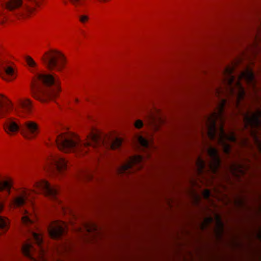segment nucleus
<instances>
[{
	"instance_id": "34",
	"label": "nucleus",
	"mask_w": 261,
	"mask_h": 261,
	"mask_svg": "<svg viewBox=\"0 0 261 261\" xmlns=\"http://www.w3.org/2000/svg\"><path fill=\"white\" fill-rule=\"evenodd\" d=\"M75 101H76V102H77V101H78V99H75Z\"/></svg>"
},
{
	"instance_id": "32",
	"label": "nucleus",
	"mask_w": 261,
	"mask_h": 261,
	"mask_svg": "<svg viewBox=\"0 0 261 261\" xmlns=\"http://www.w3.org/2000/svg\"><path fill=\"white\" fill-rule=\"evenodd\" d=\"M255 96L256 97L255 98L256 99V100H258V96H257V95H256Z\"/></svg>"
},
{
	"instance_id": "9",
	"label": "nucleus",
	"mask_w": 261,
	"mask_h": 261,
	"mask_svg": "<svg viewBox=\"0 0 261 261\" xmlns=\"http://www.w3.org/2000/svg\"><path fill=\"white\" fill-rule=\"evenodd\" d=\"M205 149L211 159L207 163L208 169L213 173L217 174L221 165V161L218 150L216 148L210 145H208Z\"/></svg>"
},
{
	"instance_id": "22",
	"label": "nucleus",
	"mask_w": 261,
	"mask_h": 261,
	"mask_svg": "<svg viewBox=\"0 0 261 261\" xmlns=\"http://www.w3.org/2000/svg\"><path fill=\"white\" fill-rule=\"evenodd\" d=\"M139 144L143 147L148 148L149 147V142L148 140L142 136H139L137 138Z\"/></svg>"
},
{
	"instance_id": "28",
	"label": "nucleus",
	"mask_w": 261,
	"mask_h": 261,
	"mask_svg": "<svg viewBox=\"0 0 261 261\" xmlns=\"http://www.w3.org/2000/svg\"><path fill=\"white\" fill-rule=\"evenodd\" d=\"M211 195V193L208 190H205L203 192V196L206 200H209Z\"/></svg>"
},
{
	"instance_id": "2",
	"label": "nucleus",
	"mask_w": 261,
	"mask_h": 261,
	"mask_svg": "<svg viewBox=\"0 0 261 261\" xmlns=\"http://www.w3.org/2000/svg\"><path fill=\"white\" fill-rule=\"evenodd\" d=\"M55 142L58 148L65 152H74L82 150L87 147L93 148L103 146L107 148L115 149L119 148L122 140L119 138L113 139H103L96 133H91L87 137V141L82 142L80 139L74 135L61 134L57 136Z\"/></svg>"
},
{
	"instance_id": "6",
	"label": "nucleus",
	"mask_w": 261,
	"mask_h": 261,
	"mask_svg": "<svg viewBox=\"0 0 261 261\" xmlns=\"http://www.w3.org/2000/svg\"><path fill=\"white\" fill-rule=\"evenodd\" d=\"M23 4L22 0H0V23L3 24L8 17L7 12H13L17 16H29L38 5L36 0H27Z\"/></svg>"
},
{
	"instance_id": "3",
	"label": "nucleus",
	"mask_w": 261,
	"mask_h": 261,
	"mask_svg": "<svg viewBox=\"0 0 261 261\" xmlns=\"http://www.w3.org/2000/svg\"><path fill=\"white\" fill-rule=\"evenodd\" d=\"M25 212L21 219L23 224L28 227L29 239L22 245V252L31 261H47L45 256V249L43 246L42 233L35 224L33 215L26 211Z\"/></svg>"
},
{
	"instance_id": "17",
	"label": "nucleus",
	"mask_w": 261,
	"mask_h": 261,
	"mask_svg": "<svg viewBox=\"0 0 261 261\" xmlns=\"http://www.w3.org/2000/svg\"><path fill=\"white\" fill-rule=\"evenodd\" d=\"M18 105L22 113L29 114L32 111V102L29 99L19 100Z\"/></svg>"
},
{
	"instance_id": "1",
	"label": "nucleus",
	"mask_w": 261,
	"mask_h": 261,
	"mask_svg": "<svg viewBox=\"0 0 261 261\" xmlns=\"http://www.w3.org/2000/svg\"><path fill=\"white\" fill-rule=\"evenodd\" d=\"M235 70L234 66L227 67L224 72V88L216 89V93L220 100L217 107V112L212 113L205 118L206 134L208 139L215 141L222 149L224 153L229 156L231 152V146L227 141L236 143L237 138L233 132L227 134L223 126L225 107L228 101L233 100L234 105L239 109V112L242 116L243 128L248 130L253 136L258 149L261 154V141L256 134V129H261V109L257 108L255 112L247 107L245 111L241 110V102L246 95L245 89L241 81H244L257 94L258 88L256 81L253 71L247 69L241 72L237 77L233 74Z\"/></svg>"
},
{
	"instance_id": "10",
	"label": "nucleus",
	"mask_w": 261,
	"mask_h": 261,
	"mask_svg": "<svg viewBox=\"0 0 261 261\" xmlns=\"http://www.w3.org/2000/svg\"><path fill=\"white\" fill-rule=\"evenodd\" d=\"M0 76L8 82L15 80L17 76L15 66L8 61L0 60Z\"/></svg>"
},
{
	"instance_id": "12",
	"label": "nucleus",
	"mask_w": 261,
	"mask_h": 261,
	"mask_svg": "<svg viewBox=\"0 0 261 261\" xmlns=\"http://www.w3.org/2000/svg\"><path fill=\"white\" fill-rule=\"evenodd\" d=\"M67 225L63 221H56L51 224L47 228L49 236L54 239H60L66 232Z\"/></svg>"
},
{
	"instance_id": "4",
	"label": "nucleus",
	"mask_w": 261,
	"mask_h": 261,
	"mask_svg": "<svg viewBox=\"0 0 261 261\" xmlns=\"http://www.w3.org/2000/svg\"><path fill=\"white\" fill-rule=\"evenodd\" d=\"M60 91L58 79L49 74L37 73L31 84L33 96L42 102L56 97Z\"/></svg>"
},
{
	"instance_id": "19",
	"label": "nucleus",
	"mask_w": 261,
	"mask_h": 261,
	"mask_svg": "<svg viewBox=\"0 0 261 261\" xmlns=\"http://www.w3.org/2000/svg\"><path fill=\"white\" fill-rule=\"evenodd\" d=\"M13 186V182L11 179L4 180L0 182V191H5L9 195L10 190Z\"/></svg>"
},
{
	"instance_id": "16",
	"label": "nucleus",
	"mask_w": 261,
	"mask_h": 261,
	"mask_svg": "<svg viewBox=\"0 0 261 261\" xmlns=\"http://www.w3.org/2000/svg\"><path fill=\"white\" fill-rule=\"evenodd\" d=\"M148 125L151 126L155 130H158L159 128L160 123H162V120L161 118L155 116L153 113L149 112L146 116Z\"/></svg>"
},
{
	"instance_id": "29",
	"label": "nucleus",
	"mask_w": 261,
	"mask_h": 261,
	"mask_svg": "<svg viewBox=\"0 0 261 261\" xmlns=\"http://www.w3.org/2000/svg\"><path fill=\"white\" fill-rule=\"evenodd\" d=\"M143 125V123L141 120H137L135 123V126L137 128H140Z\"/></svg>"
},
{
	"instance_id": "7",
	"label": "nucleus",
	"mask_w": 261,
	"mask_h": 261,
	"mask_svg": "<svg viewBox=\"0 0 261 261\" xmlns=\"http://www.w3.org/2000/svg\"><path fill=\"white\" fill-rule=\"evenodd\" d=\"M42 59L48 69L57 71H60L64 67L65 62L63 55L57 50L46 53Z\"/></svg>"
},
{
	"instance_id": "31",
	"label": "nucleus",
	"mask_w": 261,
	"mask_h": 261,
	"mask_svg": "<svg viewBox=\"0 0 261 261\" xmlns=\"http://www.w3.org/2000/svg\"><path fill=\"white\" fill-rule=\"evenodd\" d=\"M68 248L67 247H66L65 248V251H67V250H68Z\"/></svg>"
},
{
	"instance_id": "23",
	"label": "nucleus",
	"mask_w": 261,
	"mask_h": 261,
	"mask_svg": "<svg viewBox=\"0 0 261 261\" xmlns=\"http://www.w3.org/2000/svg\"><path fill=\"white\" fill-rule=\"evenodd\" d=\"M213 221V218L210 216L205 219L204 222L201 225L202 229L206 228Z\"/></svg>"
},
{
	"instance_id": "20",
	"label": "nucleus",
	"mask_w": 261,
	"mask_h": 261,
	"mask_svg": "<svg viewBox=\"0 0 261 261\" xmlns=\"http://www.w3.org/2000/svg\"><path fill=\"white\" fill-rule=\"evenodd\" d=\"M216 217L217 221L216 233L219 238H221L224 232V224L218 215H217Z\"/></svg>"
},
{
	"instance_id": "30",
	"label": "nucleus",
	"mask_w": 261,
	"mask_h": 261,
	"mask_svg": "<svg viewBox=\"0 0 261 261\" xmlns=\"http://www.w3.org/2000/svg\"><path fill=\"white\" fill-rule=\"evenodd\" d=\"M4 204L0 202V213L2 212L4 209Z\"/></svg>"
},
{
	"instance_id": "15",
	"label": "nucleus",
	"mask_w": 261,
	"mask_h": 261,
	"mask_svg": "<svg viewBox=\"0 0 261 261\" xmlns=\"http://www.w3.org/2000/svg\"><path fill=\"white\" fill-rule=\"evenodd\" d=\"M12 109V105L7 98L0 95V118L4 117L7 112Z\"/></svg>"
},
{
	"instance_id": "24",
	"label": "nucleus",
	"mask_w": 261,
	"mask_h": 261,
	"mask_svg": "<svg viewBox=\"0 0 261 261\" xmlns=\"http://www.w3.org/2000/svg\"><path fill=\"white\" fill-rule=\"evenodd\" d=\"M25 61L27 63V64L30 66V67H34L36 66V63L33 60V59L30 57V56H27L25 57Z\"/></svg>"
},
{
	"instance_id": "8",
	"label": "nucleus",
	"mask_w": 261,
	"mask_h": 261,
	"mask_svg": "<svg viewBox=\"0 0 261 261\" xmlns=\"http://www.w3.org/2000/svg\"><path fill=\"white\" fill-rule=\"evenodd\" d=\"M143 160V157L139 155L130 157L126 163L118 169V172L121 174H130L141 167Z\"/></svg>"
},
{
	"instance_id": "11",
	"label": "nucleus",
	"mask_w": 261,
	"mask_h": 261,
	"mask_svg": "<svg viewBox=\"0 0 261 261\" xmlns=\"http://www.w3.org/2000/svg\"><path fill=\"white\" fill-rule=\"evenodd\" d=\"M67 168V162L64 158L59 155H53L50 157L48 170L52 173H63Z\"/></svg>"
},
{
	"instance_id": "14",
	"label": "nucleus",
	"mask_w": 261,
	"mask_h": 261,
	"mask_svg": "<svg viewBox=\"0 0 261 261\" xmlns=\"http://www.w3.org/2000/svg\"><path fill=\"white\" fill-rule=\"evenodd\" d=\"M4 128L9 135H13L19 130L21 132V124L19 125L13 119L7 120L4 124Z\"/></svg>"
},
{
	"instance_id": "26",
	"label": "nucleus",
	"mask_w": 261,
	"mask_h": 261,
	"mask_svg": "<svg viewBox=\"0 0 261 261\" xmlns=\"http://www.w3.org/2000/svg\"><path fill=\"white\" fill-rule=\"evenodd\" d=\"M79 18L80 21L82 23H85L89 20V17L86 15H81Z\"/></svg>"
},
{
	"instance_id": "21",
	"label": "nucleus",
	"mask_w": 261,
	"mask_h": 261,
	"mask_svg": "<svg viewBox=\"0 0 261 261\" xmlns=\"http://www.w3.org/2000/svg\"><path fill=\"white\" fill-rule=\"evenodd\" d=\"M9 220L5 217L0 216V229L3 232H5L9 229Z\"/></svg>"
},
{
	"instance_id": "5",
	"label": "nucleus",
	"mask_w": 261,
	"mask_h": 261,
	"mask_svg": "<svg viewBox=\"0 0 261 261\" xmlns=\"http://www.w3.org/2000/svg\"><path fill=\"white\" fill-rule=\"evenodd\" d=\"M37 193H43L45 196L56 201L61 205L62 209L64 208V206L62 205L61 201L58 198V189L56 187H51L47 181L44 180L36 182L35 184V189L33 191L27 189L23 190L21 195L14 198L13 200V204L16 206L24 205L27 200L31 201V199L33 198L32 195Z\"/></svg>"
},
{
	"instance_id": "18",
	"label": "nucleus",
	"mask_w": 261,
	"mask_h": 261,
	"mask_svg": "<svg viewBox=\"0 0 261 261\" xmlns=\"http://www.w3.org/2000/svg\"><path fill=\"white\" fill-rule=\"evenodd\" d=\"M196 166L198 173L203 174L205 172L206 163L200 156H198L196 161Z\"/></svg>"
},
{
	"instance_id": "13",
	"label": "nucleus",
	"mask_w": 261,
	"mask_h": 261,
	"mask_svg": "<svg viewBox=\"0 0 261 261\" xmlns=\"http://www.w3.org/2000/svg\"><path fill=\"white\" fill-rule=\"evenodd\" d=\"M21 133L25 138L32 139L39 133V126L34 121H27L21 124Z\"/></svg>"
},
{
	"instance_id": "33",
	"label": "nucleus",
	"mask_w": 261,
	"mask_h": 261,
	"mask_svg": "<svg viewBox=\"0 0 261 261\" xmlns=\"http://www.w3.org/2000/svg\"><path fill=\"white\" fill-rule=\"evenodd\" d=\"M255 39L256 41H257V40H258V38H257V37H255Z\"/></svg>"
},
{
	"instance_id": "27",
	"label": "nucleus",
	"mask_w": 261,
	"mask_h": 261,
	"mask_svg": "<svg viewBox=\"0 0 261 261\" xmlns=\"http://www.w3.org/2000/svg\"><path fill=\"white\" fill-rule=\"evenodd\" d=\"M70 2L76 7L83 4L84 0H69Z\"/></svg>"
},
{
	"instance_id": "25",
	"label": "nucleus",
	"mask_w": 261,
	"mask_h": 261,
	"mask_svg": "<svg viewBox=\"0 0 261 261\" xmlns=\"http://www.w3.org/2000/svg\"><path fill=\"white\" fill-rule=\"evenodd\" d=\"M232 170H239L241 173H243L242 168L243 167L241 165L239 164L233 163L232 167H231Z\"/></svg>"
}]
</instances>
